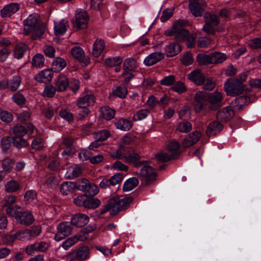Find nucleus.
I'll use <instances>...</instances> for the list:
<instances>
[{"label":"nucleus","instance_id":"4c0bfd02","mask_svg":"<svg viewBox=\"0 0 261 261\" xmlns=\"http://www.w3.org/2000/svg\"><path fill=\"white\" fill-rule=\"evenodd\" d=\"M100 201L97 198H93L86 196L84 207L88 208H95L99 206Z\"/></svg>","mask_w":261,"mask_h":261},{"label":"nucleus","instance_id":"338daca9","mask_svg":"<svg viewBox=\"0 0 261 261\" xmlns=\"http://www.w3.org/2000/svg\"><path fill=\"white\" fill-rule=\"evenodd\" d=\"M123 178V174L121 173H117L112 176L109 179L110 184L112 186H116L119 184Z\"/></svg>","mask_w":261,"mask_h":261},{"label":"nucleus","instance_id":"bf43d9fd","mask_svg":"<svg viewBox=\"0 0 261 261\" xmlns=\"http://www.w3.org/2000/svg\"><path fill=\"white\" fill-rule=\"evenodd\" d=\"M21 208L20 206H9L6 209V212L8 215L10 217H14L16 219L17 214L20 212L18 211Z\"/></svg>","mask_w":261,"mask_h":261},{"label":"nucleus","instance_id":"cd10ccee","mask_svg":"<svg viewBox=\"0 0 261 261\" xmlns=\"http://www.w3.org/2000/svg\"><path fill=\"white\" fill-rule=\"evenodd\" d=\"M60 192L63 195H67L71 193L75 189L74 182L71 181H65L60 186Z\"/></svg>","mask_w":261,"mask_h":261},{"label":"nucleus","instance_id":"9d476101","mask_svg":"<svg viewBox=\"0 0 261 261\" xmlns=\"http://www.w3.org/2000/svg\"><path fill=\"white\" fill-rule=\"evenodd\" d=\"M205 2L203 0H190L189 8L192 14L195 17L201 16L204 11Z\"/></svg>","mask_w":261,"mask_h":261},{"label":"nucleus","instance_id":"2f4dec72","mask_svg":"<svg viewBox=\"0 0 261 261\" xmlns=\"http://www.w3.org/2000/svg\"><path fill=\"white\" fill-rule=\"evenodd\" d=\"M81 174V168L76 165H72L69 167L67 172V176L69 178L77 177Z\"/></svg>","mask_w":261,"mask_h":261},{"label":"nucleus","instance_id":"f8f14e48","mask_svg":"<svg viewBox=\"0 0 261 261\" xmlns=\"http://www.w3.org/2000/svg\"><path fill=\"white\" fill-rule=\"evenodd\" d=\"M95 101V97L90 91L85 92L83 96L80 97L77 101V106L81 108H86L93 105Z\"/></svg>","mask_w":261,"mask_h":261},{"label":"nucleus","instance_id":"ea45409f","mask_svg":"<svg viewBox=\"0 0 261 261\" xmlns=\"http://www.w3.org/2000/svg\"><path fill=\"white\" fill-rule=\"evenodd\" d=\"M12 144L18 148L25 147L29 145L27 139L24 137H13Z\"/></svg>","mask_w":261,"mask_h":261},{"label":"nucleus","instance_id":"0eeeda50","mask_svg":"<svg viewBox=\"0 0 261 261\" xmlns=\"http://www.w3.org/2000/svg\"><path fill=\"white\" fill-rule=\"evenodd\" d=\"M209 109L215 111L222 106L223 97L221 92L216 91L215 92L207 93Z\"/></svg>","mask_w":261,"mask_h":261},{"label":"nucleus","instance_id":"603ef678","mask_svg":"<svg viewBox=\"0 0 261 261\" xmlns=\"http://www.w3.org/2000/svg\"><path fill=\"white\" fill-rule=\"evenodd\" d=\"M202 85L204 89L212 91L215 88L216 83L213 79L205 77Z\"/></svg>","mask_w":261,"mask_h":261},{"label":"nucleus","instance_id":"a211bd4d","mask_svg":"<svg viewBox=\"0 0 261 261\" xmlns=\"http://www.w3.org/2000/svg\"><path fill=\"white\" fill-rule=\"evenodd\" d=\"M19 9V5L16 3H11L6 5L1 10V16L2 17H8L14 14Z\"/></svg>","mask_w":261,"mask_h":261},{"label":"nucleus","instance_id":"052dcab7","mask_svg":"<svg viewBox=\"0 0 261 261\" xmlns=\"http://www.w3.org/2000/svg\"><path fill=\"white\" fill-rule=\"evenodd\" d=\"M30 240L37 237L41 232V229L39 226H33L30 229H27Z\"/></svg>","mask_w":261,"mask_h":261},{"label":"nucleus","instance_id":"4be33fe9","mask_svg":"<svg viewBox=\"0 0 261 261\" xmlns=\"http://www.w3.org/2000/svg\"><path fill=\"white\" fill-rule=\"evenodd\" d=\"M223 129L222 124L218 121L211 122L206 129V134L208 136H215L220 133Z\"/></svg>","mask_w":261,"mask_h":261},{"label":"nucleus","instance_id":"a19ab883","mask_svg":"<svg viewBox=\"0 0 261 261\" xmlns=\"http://www.w3.org/2000/svg\"><path fill=\"white\" fill-rule=\"evenodd\" d=\"M27 45L24 43H20L17 45L15 48L14 56L19 59L22 57L24 53L27 51Z\"/></svg>","mask_w":261,"mask_h":261},{"label":"nucleus","instance_id":"49530a36","mask_svg":"<svg viewBox=\"0 0 261 261\" xmlns=\"http://www.w3.org/2000/svg\"><path fill=\"white\" fill-rule=\"evenodd\" d=\"M13 137H24L27 133V128L20 124L15 125L13 127Z\"/></svg>","mask_w":261,"mask_h":261},{"label":"nucleus","instance_id":"f3484780","mask_svg":"<svg viewBox=\"0 0 261 261\" xmlns=\"http://www.w3.org/2000/svg\"><path fill=\"white\" fill-rule=\"evenodd\" d=\"M165 56L162 52H155L148 55L144 61V63L147 66H152L164 59Z\"/></svg>","mask_w":261,"mask_h":261},{"label":"nucleus","instance_id":"20e7f679","mask_svg":"<svg viewBox=\"0 0 261 261\" xmlns=\"http://www.w3.org/2000/svg\"><path fill=\"white\" fill-rule=\"evenodd\" d=\"M244 78L242 81L238 78L230 79L225 83V88L227 94L229 95L236 96L243 93L245 90L243 83L247 79L246 75H244Z\"/></svg>","mask_w":261,"mask_h":261},{"label":"nucleus","instance_id":"13d9d810","mask_svg":"<svg viewBox=\"0 0 261 261\" xmlns=\"http://www.w3.org/2000/svg\"><path fill=\"white\" fill-rule=\"evenodd\" d=\"M149 111L147 109H143L139 111L133 116L134 121H138L145 118L148 115Z\"/></svg>","mask_w":261,"mask_h":261},{"label":"nucleus","instance_id":"39448f33","mask_svg":"<svg viewBox=\"0 0 261 261\" xmlns=\"http://www.w3.org/2000/svg\"><path fill=\"white\" fill-rule=\"evenodd\" d=\"M193 106L196 113L205 114L210 110L207 93L203 91H198L194 97Z\"/></svg>","mask_w":261,"mask_h":261},{"label":"nucleus","instance_id":"de8ad7c7","mask_svg":"<svg viewBox=\"0 0 261 261\" xmlns=\"http://www.w3.org/2000/svg\"><path fill=\"white\" fill-rule=\"evenodd\" d=\"M123 58L120 57L106 59L105 63L110 67L118 66L122 62Z\"/></svg>","mask_w":261,"mask_h":261},{"label":"nucleus","instance_id":"7ed1b4c3","mask_svg":"<svg viewBox=\"0 0 261 261\" xmlns=\"http://www.w3.org/2000/svg\"><path fill=\"white\" fill-rule=\"evenodd\" d=\"M134 199L132 197L115 196L109 200V205L112 208V215L127 208Z\"/></svg>","mask_w":261,"mask_h":261},{"label":"nucleus","instance_id":"8fccbe9b","mask_svg":"<svg viewBox=\"0 0 261 261\" xmlns=\"http://www.w3.org/2000/svg\"><path fill=\"white\" fill-rule=\"evenodd\" d=\"M178 155V153H173L171 155H169L167 153L164 152L158 154L156 157L158 160L162 162H165L177 158Z\"/></svg>","mask_w":261,"mask_h":261},{"label":"nucleus","instance_id":"0e129e2a","mask_svg":"<svg viewBox=\"0 0 261 261\" xmlns=\"http://www.w3.org/2000/svg\"><path fill=\"white\" fill-rule=\"evenodd\" d=\"M59 182L54 176H50L47 178L45 182V186L48 188H55L58 185Z\"/></svg>","mask_w":261,"mask_h":261},{"label":"nucleus","instance_id":"f03ea898","mask_svg":"<svg viewBox=\"0 0 261 261\" xmlns=\"http://www.w3.org/2000/svg\"><path fill=\"white\" fill-rule=\"evenodd\" d=\"M25 26L24 33L25 35L32 33L31 38L36 40L42 37L44 33L45 26L39 24V16L37 14L30 15L23 21Z\"/></svg>","mask_w":261,"mask_h":261},{"label":"nucleus","instance_id":"aec40b11","mask_svg":"<svg viewBox=\"0 0 261 261\" xmlns=\"http://www.w3.org/2000/svg\"><path fill=\"white\" fill-rule=\"evenodd\" d=\"M204 77V74L198 70H194L188 75V79L198 86L202 85Z\"/></svg>","mask_w":261,"mask_h":261},{"label":"nucleus","instance_id":"c85d7f7f","mask_svg":"<svg viewBox=\"0 0 261 261\" xmlns=\"http://www.w3.org/2000/svg\"><path fill=\"white\" fill-rule=\"evenodd\" d=\"M105 48V43L102 40H96L93 44L92 54L95 57H98Z\"/></svg>","mask_w":261,"mask_h":261},{"label":"nucleus","instance_id":"2eb2a0df","mask_svg":"<svg viewBox=\"0 0 261 261\" xmlns=\"http://www.w3.org/2000/svg\"><path fill=\"white\" fill-rule=\"evenodd\" d=\"M201 137V134L199 131H194L189 134L186 137L182 143V145L184 147H189L196 144Z\"/></svg>","mask_w":261,"mask_h":261},{"label":"nucleus","instance_id":"09e8293b","mask_svg":"<svg viewBox=\"0 0 261 261\" xmlns=\"http://www.w3.org/2000/svg\"><path fill=\"white\" fill-rule=\"evenodd\" d=\"M171 89L179 94L185 93L187 90L186 85L181 81L175 82L171 87Z\"/></svg>","mask_w":261,"mask_h":261},{"label":"nucleus","instance_id":"f704fd0d","mask_svg":"<svg viewBox=\"0 0 261 261\" xmlns=\"http://www.w3.org/2000/svg\"><path fill=\"white\" fill-rule=\"evenodd\" d=\"M212 64L221 63L227 59L226 55L223 53L216 51L211 54Z\"/></svg>","mask_w":261,"mask_h":261},{"label":"nucleus","instance_id":"a18cd8bd","mask_svg":"<svg viewBox=\"0 0 261 261\" xmlns=\"http://www.w3.org/2000/svg\"><path fill=\"white\" fill-rule=\"evenodd\" d=\"M32 63L34 66L37 67H43L44 64V58L43 55L41 54L35 55L32 59Z\"/></svg>","mask_w":261,"mask_h":261},{"label":"nucleus","instance_id":"6e6552de","mask_svg":"<svg viewBox=\"0 0 261 261\" xmlns=\"http://www.w3.org/2000/svg\"><path fill=\"white\" fill-rule=\"evenodd\" d=\"M143 165V167L140 171V175L143 177L145 183L148 185L155 180L156 174L153 168L150 165L145 163Z\"/></svg>","mask_w":261,"mask_h":261},{"label":"nucleus","instance_id":"bb28decb","mask_svg":"<svg viewBox=\"0 0 261 261\" xmlns=\"http://www.w3.org/2000/svg\"><path fill=\"white\" fill-rule=\"evenodd\" d=\"M75 252L76 259L84 261L89 258L90 250L87 246H84L75 250Z\"/></svg>","mask_w":261,"mask_h":261},{"label":"nucleus","instance_id":"e433bc0d","mask_svg":"<svg viewBox=\"0 0 261 261\" xmlns=\"http://www.w3.org/2000/svg\"><path fill=\"white\" fill-rule=\"evenodd\" d=\"M203 18L205 23H209L216 25H218L220 23L218 16L213 13L206 12L204 14Z\"/></svg>","mask_w":261,"mask_h":261},{"label":"nucleus","instance_id":"473e14b6","mask_svg":"<svg viewBox=\"0 0 261 261\" xmlns=\"http://www.w3.org/2000/svg\"><path fill=\"white\" fill-rule=\"evenodd\" d=\"M137 67V63L134 58H130L126 59L123 64L124 70L132 71H134Z\"/></svg>","mask_w":261,"mask_h":261},{"label":"nucleus","instance_id":"7c9ffc66","mask_svg":"<svg viewBox=\"0 0 261 261\" xmlns=\"http://www.w3.org/2000/svg\"><path fill=\"white\" fill-rule=\"evenodd\" d=\"M67 65L66 61L62 58H56L52 63V69L55 72H59Z\"/></svg>","mask_w":261,"mask_h":261},{"label":"nucleus","instance_id":"4468645a","mask_svg":"<svg viewBox=\"0 0 261 261\" xmlns=\"http://www.w3.org/2000/svg\"><path fill=\"white\" fill-rule=\"evenodd\" d=\"M71 53L74 58L84 63L85 66L90 63V59L89 57L85 56V53L81 47L76 46H74L71 50Z\"/></svg>","mask_w":261,"mask_h":261},{"label":"nucleus","instance_id":"72a5a7b5","mask_svg":"<svg viewBox=\"0 0 261 261\" xmlns=\"http://www.w3.org/2000/svg\"><path fill=\"white\" fill-rule=\"evenodd\" d=\"M21 83L20 76L16 75L7 83L8 88L12 91H16L19 87Z\"/></svg>","mask_w":261,"mask_h":261},{"label":"nucleus","instance_id":"37998d69","mask_svg":"<svg viewBox=\"0 0 261 261\" xmlns=\"http://www.w3.org/2000/svg\"><path fill=\"white\" fill-rule=\"evenodd\" d=\"M176 129L181 133H187L192 129V124L187 121H184L178 123Z\"/></svg>","mask_w":261,"mask_h":261},{"label":"nucleus","instance_id":"6ab92c4d","mask_svg":"<svg viewBox=\"0 0 261 261\" xmlns=\"http://www.w3.org/2000/svg\"><path fill=\"white\" fill-rule=\"evenodd\" d=\"M233 115V111L231 107H227L219 111L216 115L218 120L222 121H227Z\"/></svg>","mask_w":261,"mask_h":261},{"label":"nucleus","instance_id":"5701e85b","mask_svg":"<svg viewBox=\"0 0 261 261\" xmlns=\"http://www.w3.org/2000/svg\"><path fill=\"white\" fill-rule=\"evenodd\" d=\"M53 76V71L45 69L41 71L35 76V80L40 83H46L51 80Z\"/></svg>","mask_w":261,"mask_h":261},{"label":"nucleus","instance_id":"6e6d98bb","mask_svg":"<svg viewBox=\"0 0 261 261\" xmlns=\"http://www.w3.org/2000/svg\"><path fill=\"white\" fill-rule=\"evenodd\" d=\"M84 192L87 196H93L98 192V188L96 185L90 183Z\"/></svg>","mask_w":261,"mask_h":261},{"label":"nucleus","instance_id":"58836bf2","mask_svg":"<svg viewBox=\"0 0 261 261\" xmlns=\"http://www.w3.org/2000/svg\"><path fill=\"white\" fill-rule=\"evenodd\" d=\"M126 151V147L120 146L119 149L110 153V156L114 159H124Z\"/></svg>","mask_w":261,"mask_h":261},{"label":"nucleus","instance_id":"a878e982","mask_svg":"<svg viewBox=\"0 0 261 261\" xmlns=\"http://www.w3.org/2000/svg\"><path fill=\"white\" fill-rule=\"evenodd\" d=\"M115 125L117 128L124 131L129 130L133 125L130 120L125 118H120L115 123Z\"/></svg>","mask_w":261,"mask_h":261},{"label":"nucleus","instance_id":"c756f323","mask_svg":"<svg viewBox=\"0 0 261 261\" xmlns=\"http://www.w3.org/2000/svg\"><path fill=\"white\" fill-rule=\"evenodd\" d=\"M100 112L102 117L107 120L112 119L114 117L116 113V111L114 109L107 106L101 108Z\"/></svg>","mask_w":261,"mask_h":261},{"label":"nucleus","instance_id":"423d86ee","mask_svg":"<svg viewBox=\"0 0 261 261\" xmlns=\"http://www.w3.org/2000/svg\"><path fill=\"white\" fill-rule=\"evenodd\" d=\"M72 231V228L68 222L60 223L57 226V232L54 237L56 241H60L70 236Z\"/></svg>","mask_w":261,"mask_h":261},{"label":"nucleus","instance_id":"f257e3e1","mask_svg":"<svg viewBox=\"0 0 261 261\" xmlns=\"http://www.w3.org/2000/svg\"><path fill=\"white\" fill-rule=\"evenodd\" d=\"M188 25V21L179 19L173 24L171 29L167 30L165 34L167 36H174L177 42L185 41L187 47L192 48L195 44V38L184 29Z\"/></svg>","mask_w":261,"mask_h":261},{"label":"nucleus","instance_id":"c03bdc74","mask_svg":"<svg viewBox=\"0 0 261 261\" xmlns=\"http://www.w3.org/2000/svg\"><path fill=\"white\" fill-rule=\"evenodd\" d=\"M197 61L200 65H206L212 64L211 54L206 55L204 54H198L196 57Z\"/></svg>","mask_w":261,"mask_h":261},{"label":"nucleus","instance_id":"5fc2aeb1","mask_svg":"<svg viewBox=\"0 0 261 261\" xmlns=\"http://www.w3.org/2000/svg\"><path fill=\"white\" fill-rule=\"evenodd\" d=\"M113 93L115 95L124 98L126 97L127 93V88L124 86H120L118 87L114 91Z\"/></svg>","mask_w":261,"mask_h":261},{"label":"nucleus","instance_id":"c9c22d12","mask_svg":"<svg viewBox=\"0 0 261 261\" xmlns=\"http://www.w3.org/2000/svg\"><path fill=\"white\" fill-rule=\"evenodd\" d=\"M138 183L139 181L137 178L135 177L129 178L124 184L123 191L128 192L132 190L138 185Z\"/></svg>","mask_w":261,"mask_h":261},{"label":"nucleus","instance_id":"ddd939ff","mask_svg":"<svg viewBox=\"0 0 261 261\" xmlns=\"http://www.w3.org/2000/svg\"><path fill=\"white\" fill-rule=\"evenodd\" d=\"M34 220L33 216L29 211H20L16 217V221L22 225H31Z\"/></svg>","mask_w":261,"mask_h":261},{"label":"nucleus","instance_id":"79ce46f5","mask_svg":"<svg viewBox=\"0 0 261 261\" xmlns=\"http://www.w3.org/2000/svg\"><path fill=\"white\" fill-rule=\"evenodd\" d=\"M20 188L19 184L14 180L8 181L5 185L6 191L9 193L16 192Z\"/></svg>","mask_w":261,"mask_h":261},{"label":"nucleus","instance_id":"e2e57ef3","mask_svg":"<svg viewBox=\"0 0 261 261\" xmlns=\"http://www.w3.org/2000/svg\"><path fill=\"white\" fill-rule=\"evenodd\" d=\"M13 117L12 114L6 111H2L0 112V119L6 122L9 123L13 120Z\"/></svg>","mask_w":261,"mask_h":261},{"label":"nucleus","instance_id":"393cba45","mask_svg":"<svg viewBox=\"0 0 261 261\" xmlns=\"http://www.w3.org/2000/svg\"><path fill=\"white\" fill-rule=\"evenodd\" d=\"M69 26L68 22L64 19L55 22V34L56 36H61L64 34Z\"/></svg>","mask_w":261,"mask_h":261},{"label":"nucleus","instance_id":"dca6fc26","mask_svg":"<svg viewBox=\"0 0 261 261\" xmlns=\"http://www.w3.org/2000/svg\"><path fill=\"white\" fill-rule=\"evenodd\" d=\"M89 221V218L87 215L81 213L74 215L71 219V224L76 227H83Z\"/></svg>","mask_w":261,"mask_h":261},{"label":"nucleus","instance_id":"864d4df0","mask_svg":"<svg viewBox=\"0 0 261 261\" xmlns=\"http://www.w3.org/2000/svg\"><path fill=\"white\" fill-rule=\"evenodd\" d=\"M110 134L108 130H101L95 133V139L101 142L105 141L110 136Z\"/></svg>","mask_w":261,"mask_h":261},{"label":"nucleus","instance_id":"412c9836","mask_svg":"<svg viewBox=\"0 0 261 261\" xmlns=\"http://www.w3.org/2000/svg\"><path fill=\"white\" fill-rule=\"evenodd\" d=\"M55 85L57 91L59 92L65 91L69 85L67 77L63 75H59L55 80Z\"/></svg>","mask_w":261,"mask_h":261},{"label":"nucleus","instance_id":"774afa93","mask_svg":"<svg viewBox=\"0 0 261 261\" xmlns=\"http://www.w3.org/2000/svg\"><path fill=\"white\" fill-rule=\"evenodd\" d=\"M59 115L62 118L67 120L69 122L73 120L74 117L73 114L66 109H62L60 110Z\"/></svg>","mask_w":261,"mask_h":261},{"label":"nucleus","instance_id":"3c124183","mask_svg":"<svg viewBox=\"0 0 261 261\" xmlns=\"http://www.w3.org/2000/svg\"><path fill=\"white\" fill-rule=\"evenodd\" d=\"M90 182L86 178L79 179L74 183L75 188L84 192Z\"/></svg>","mask_w":261,"mask_h":261},{"label":"nucleus","instance_id":"1a4fd4ad","mask_svg":"<svg viewBox=\"0 0 261 261\" xmlns=\"http://www.w3.org/2000/svg\"><path fill=\"white\" fill-rule=\"evenodd\" d=\"M89 19V15L86 11L77 10L75 12L74 24L78 29H85L87 27Z\"/></svg>","mask_w":261,"mask_h":261},{"label":"nucleus","instance_id":"4d7b16f0","mask_svg":"<svg viewBox=\"0 0 261 261\" xmlns=\"http://www.w3.org/2000/svg\"><path fill=\"white\" fill-rule=\"evenodd\" d=\"M56 91V87L52 85H47L44 89L43 95L48 97H53L54 96Z\"/></svg>","mask_w":261,"mask_h":261},{"label":"nucleus","instance_id":"69168bd1","mask_svg":"<svg viewBox=\"0 0 261 261\" xmlns=\"http://www.w3.org/2000/svg\"><path fill=\"white\" fill-rule=\"evenodd\" d=\"M175 82V77L173 75H170L164 77L160 82V84L165 86H170L173 85Z\"/></svg>","mask_w":261,"mask_h":261},{"label":"nucleus","instance_id":"b1692460","mask_svg":"<svg viewBox=\"0 0 261 261\" xmlns=\"http://www.w3.org/2000/svg\"><path fill=\"white\" fill-rule=\"evenodd\" d=\"M165 50L167 57H174L180 52L181 46L178 43H171L166 46Z\"/></svg>","mask_w":261,"mask_h":261},{"label":"nucleus","instance_id":"9b49d317","mask_svg":"<svg viewBox=\"0 0 261 261\" xmlns=\"http://www.w3.org/2000/svg\"><path fill=\"white\" fill-rule=\"evenodd\" d=\"M141 157L139 154L135 152L132 148L126 147V151L125 153L124 160L127 163H135V166L140 167L145 163L144 162L141 161L137 163L140 159Z\"/></svg>","mask_w":261,"mask_h":261},{"label":"nucleus","instance_id":"680f3d73","mask_svg":"<svg viewBox=\"0 0 261 261\" xmlns=\"http://www.w3.org/2000/svg\"><path fill=\"white\" fill-rule=\"evenodd\" d=\"M13 101L18 105L21 106L26 102V99L24 96L20 92H17L13 96Z\"/></svg>","mask_w":261,"mask_h":261}]
</instances>
